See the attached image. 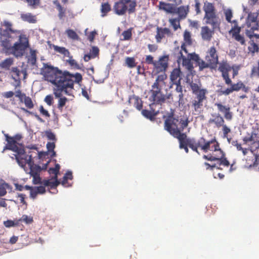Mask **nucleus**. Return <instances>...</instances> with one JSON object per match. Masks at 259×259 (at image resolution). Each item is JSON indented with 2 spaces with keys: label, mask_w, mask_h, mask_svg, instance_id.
<instances>
[{
  "label": "nucleus",
  "mask_w": 259,
  "mask_h": 259,
  "mask_svg": "<svg viewBox=\"0 0 259 259\" xmlns=\"http://www.w3.org/2000/svg\"><path fill=\"white\" fill-rule=\"evenodd\" d=\"M2 27L0 28V38L2 45L4 47L5 41L10 42V39L22 34L20 30L15 29L13 27V24L8 21H4L2 24Z\"/></svg>",
  "instance_id": "nucleus-6"
},
{
  "label": "nucleus",
  "mask_w": 259,
  "mask_h": 259,
  "mask_svg": "<svg viewBox=\"0 0 259 259\" xmlns=\"http://www.w3.org/2000/svg\"><path fill=\"white\" fill-rule=\"evenodd\" d=\"M24 103L26 106V107H27L29 109H32L33 108L34 105L31 99L28 96H26L24 98Z\"/></svg>",
  "instance_id": "nucleus-54"
},
{
  "label": "nucleus",
  "mask_w": 259,
  "mask_h": 259,
  "mask_svg": "<svg viewBox=\"0 0 259 259\" xmlns=\"http://www.w3.org/2000/svg\"><path fill=\"white\" fill-rule=\"evenodd\" d=\"M201 84L190 82V87L194 95L190 104L194 115H199L203 110L204 105L207 101L206 95L208 93L206 89H201Z\"/></svg>",
  "instance_id": "nucleus-2"
},
{
  "label": "nucleus",
  "mask_w": 259,
  "mask_h": 259,
  "mask_svg": "<svg viewBox=\"0 0 259 259\" xmlns=\"http://www.w3.org/2000/svg\"><path fill=\"white\" fill-rule=\"evenodd\" d=\"M30 57L28 59L29 62L32 64L34 65L36 62V52L35 50H30Z\"/></svg>",
  "instance_id": "nucleus-47"
},
{
  "label": "nucleus",
  "mask_w": 259,
  "mask_h": 259,
  "mask_svg": "<svg viewBox=\"0 0 259 259\" xmlns=\"http://www.w3.org/2000/svg\"><path fill=\"white\" fill-rule=\"evenodd\" d=\"M181 73L180 68H176L172 70L170 75V79L172 84L174 83H181Z\"/></svg>",
  "instance_id": "nucleus-23"
},
{
  "label": "nucleus",
  "mask_w": 259,
  "mask_h": 259,
  "mask_svg": "<svg viewBox=\"0 0 259 259\" xmlns=\"http://www.w3.org/2000/svg\"><path fill=\"white\" fill-rule=\"evenodd\" d=\"M214 106L218 111L224 114V118L227 120H231L233 118V113L231 111L229 105H224L222 103H215Z\"/></svg>",
  "instance_id": "nucleus-16"
},
{
  "label": "nucleus",
  "mask_w": 259,
  "mask_h": 259,
  "mask_svg": "<svg viewBox=\"0 0 259 259\" xmlns=\"http://www.w3.org/2000/svg\"><path fill=\"white\" fill-rule=\"evenodd\" d=\"M21 18L24 21L28 22L30 23H35L36 22V19L35 16L31 13L22 14Z\"/></svg>",
  "instance_id": "nucleus-33"
},
{
  "label": "nucleus",
  "mask_w": 259,
  "mask_h": 259,
  "mask_svg": "<svg viewBox=\"0 0 259 259\" xmlns=\"http://www.w3.org/2000/svg\"><path fill=\"white\" fill-rule=\"evenodd\" d=\"M205 13L204 20L206 24L210 25L213 29H219L221 20L218 16L214 5L206 2L203 7Z\"/></svg>",
  "instance_id": "nucleus-5"
},
{
  "label": "nucleus",
  "mask_w": 259,
  "mask_h": 259,
  "mask_svg": "<svg viewBox=\"0 0 259 259\" xmlns=\"http://www.w3.org/2000/svg\"><path fill=\"white\" fill-rule=\"evenodd\" d=\"M173 84H175L177 85L176 90L177 92L180 93L179 97V100H181V99H183V96H184L183 94L182 86L181 85V83H174V84H172V85H173Z\"/></svg>",
  "instance_id": "nucleus-57"
},
{
  "label": "nucleus",
  "mask_w": 259,
  "mask_h": 259,
  "mask_svg": "<svg viewBox=\"0 0 259 259\" xmlns=\"http://www.w3.org/2000/svg\"><path fill=\"white\" fill-rule=\"evenodd\" d=\"M136 6V0H120L114 3L113 10L116 15L121 16L125 14L127 11L128 14L134 13Z\"/></svg>",
  "instance_id": "nucleus-7"
},
{
  "label": "nucleus",
  "mask_w": 259,
  "mask_h": 259,
  "mask_svg": "<svg viewBox=\"0 0 259 259\" xmlns=\"http://www.w3.org/2000/svg\"><path fill=\"white\" fill-rule=\"evenodd\" d=\"M151 93L150 100L156 104L163 103L165 102L166 97L162 92L161 87L152 85V89L150 91Z\"/></svg>",
  "instance_id": "nucleus-11"
},
{
  "label": "nucleus",
  "mask_w": 259,
  "mask_h": 259,
  "mask_svg": "<svg viewBox=\"0 0 259 259\" xmlns=\"http://www.w3.org/2000/svg\"><path fill=\"white\" fill-rule=\"evenodd\" d=\"M232 67L227 61H223L219 64L218 70L221 72L222 77L226 84H231L232 80L229 76V72L231 70Z\"/></svg>",
  "instance_id": "nucleus-12"
},
{
  "label": "nucleus",
  "mask_w": 259,
  "mask_h": 259,
  "mask_svg": "<svg viewBox=\"0 0 259 259\" xmlns=\"http://www.w3.org/2000/svg\"><path fill=\"white\" fill-rule=\"evenodd\" d=\"M227 85H230V88H228L225 90H223L222 88L219 89L217 91L219 95H225L228 96L233 92H238L242 90L244 92H247L248 89L245 86L241 81H238L236 83H233L232 82L231 84H227Z\"/></svg>",
  "instance_id": "nucleus-9"
},
{
  "label": "nucleus",
  "mask_w": 259,
  "mask_h": 259,
  "mask_svg": "<svg viewBox=\"0 0 259 259\" xmlns=\"http://www.w3.org/2000/svg\"><path fill=\"white\" fill-rule=\"evenodd\" d=\"M209 143V147L208 149H207V152L209 151H212V152H215L219 153L220 151H221L222 149L220 147V144L218 141L217 140L215 137H213L210 140L207 141Z\"/></svg>",
  "instance_id": "nucleus-25"
},
{
  "label": "nucleus",
  "mask_w": 259,
  "mask_h": 259,
  "mask_svg": "<svg viewBox=\"0 0 259 259\" xmlns=\"http://www.w3.org/2000/svg\"><path fill=\"white\" fill-rule=\"evenodd\" d=\"M159 10L168 14H174L176 12V7L172 4L160 2L158 6Z\"/></svg>",
  "instance_id": "nucleus-20"
},
{
  "label": "nucleus",
  "mask_w": 259,
  "mask_h": 259,
  "mask_svg": "<svg viewBox=\"0 0 259 259\" xmlns=\"http://www.w3.org/2000/svg\"><path fill=\"white\" fill-rule=\"evenodd\" d=\"M254 30L251 29L250 28H248V29H246V35L250 38H251L254 36L256 38H258V35L257 34H255L254 33Z\"/></svg>",
  "instance_id": "nucleus-59"
},
{
  "label": "nucleus",
  "mask_w": 259,
  "mask_h": 259,
  "mask_svg": "<svg viewBox=\"0 0 259 259\" xmlns=\"http://www.w3.org/2000/svg\"><path fill=\"white\" fill-rule=\"evenodd\" d=\"M205 60L211 66V69H215L219 63V57L216 49L214 46L211 47L207 51Z\"/></svg>",
  "instance_id": "nucleus-14"
},
{
  "label": "nucleus",
  "mask_w": 259,
  "mask_h": 259,
  "mask_svg": "<svg viewBox=\"0 0 259 259\" xmlns=\"http://www.w3.org/2000/svg\"><path fill=\"white\" fill-rule=\"evenodd\" d=\"M45 102L49 106L52 105L53 103V98L52 95H47L45 98Z\"/></svg>",
  "instance_id": "nucleus-62"
},
{
  "label": "nucleus",
  "mask_w": 259,
  "mask_h": 259,
  "mask_svg": "<svg viewBox=\"0 0 259 259\" xmlns=\"http://www.w3.org/2000/svg\"><path fill=\"white\" fill-rule=\"evenodd\" d=\"M33 164H32L30 166V174L32 177L35 176V174L39 175V172L41 170V168L39 166H33Z\"/></svg>",
  "instance_id": "nucleus-44"
},
{
  "label": "nucleus",
  "mask_w": 259,
  "mask_h": 259,
  "mask_svg": "<svg viewBox=\"0 0 259 259\" xmlns=\"http://www.w3.org/2000/svg\"><path fill=\"white\" fill-rule=\"evenodd\" d=\"M55 142L53 141V142H48L47 144V148L49 152L52 153V157H54L56 156V152L54 151V149L55 148Z\"/></svg>",
  "instance_id": "nucleus-46"
},
{
  "label": "nucleus",
  "mask_w": 259,
  "mask_h": 259,
  "mask_svg": "<svg viewBox=\"0 0 259 259\" xmlns=\"http://www.w3.org/2000/svg\"><path fill=\"white\" fill-rule=\"evenodd\" d=\"M256 135L255 134H251V135L246 136L243 138V141L245 144L248 143H254L255 141Z\"/></svg>",
  "instance_id": "nucleus-45"
},
{
  "label": "nucleus",
  "mask_w": 259,
  "mask_h": 259,
  "mask_svg": "<svg viewBox=\"0 0 259 259\" xmlns=\"http://www.w3.org/2000/svg\"><path fill=\"white\" fill-rule=\"evenodd\" d=\"M101 17H104L107 15V14L111 11V7L108 2L103 3L101 6L100 9Z\"/></svg>",
  "instance_id": "nucleus-31"
},
{
  "label": "nucleus",
  "mask_w": 259,
  "mask_h": 259,
  "mask_svg": "<svg viewBox=\"0 0 259 259\" xmlns=\"http://www.w3.org/2000/svg\"><path fill=\"white\" fill-rule=\"evenodd\" d=\"M42 184L49 189H53L56 188L60 184V182L58 180L52 178L50 180H43Z\"/></svg>",
  "instance_id": "nucleus-29"
},
{
  "label": "nucleus",
  "mask_w": 259,
  "mask_h": 259,
  "mask_svg": "<svg viewBox=\"0 0 259 259\" xmlns=\"http://www.w3.org/2000/svg\"><path fill=\"white\" fill-rule=\"evenodd\" d=\"M45 135L48 140L56 142L57 139L55 134L51 131H47L45 132Z\"/></svg>",
  "instance_id": "nucleus-56"
},
{
  "label": "nucleus",
  "mask_w": 259,
  "mask_h": 259,
  "mask_svg": "<svg viewBox=\"0 0 259 259\" xmlns=\"http://www.w3.org/2000/svg\"><path fill=\"white\" fill-rule=\"evenodd\" d=\"M180 56L178 58V62L180 63L182 61L183 66H185L188 70H192L193 66L190 59L188 56L187 57H185L181 51L180 52Z\"/></svg>",
  "instance_id": "nucleus-26"
},
{
  "label": "nucleus",
  "mask_w": 259,
  "mask_h": 259,
  "mask_svg": "<svg viewBox=\"0 0 259 259\" xmlns=\"http://www.w3.org/2000/svg\"><path fill=\"white\" fill-rule=\"evenodd\" d=\"M217 29L213 27L210 28L208 26H203L201 28L200 35L202 39L204 41H210Z\"/></svg>",
  "instance_id": "nucleus-17"
},
{
  "label": "nucleus",
  "mask_w": 259,
  "mask_h": 259,
  "mask_svg": "<svg viewBox=\"0 0 259 259\" xmlns=\"http://www.w3.org/2000/svg\"><path fill=\"white\" fill-rule=\"evenodd\" d=\"M179 142V147L180 149H184L186 153L189 152V149L188 147L190 148V145L189 144V140H191V138H187V135L185 136H182L178 139Z\"/></svg>",
  "instance_id": "nucleus-24"
},
{
  "label": "nucleus",
  "mask_w": 259,
  "mask_h": 259,
  "mask_svg": "<svg viewBox=\"0 0 259 259\" xmlns=\"http://www.w3.org/2000/svg\"><path fill=\"white\" fill-rule=\"evenodd\" d=\"M128 102L130 105H133L137 110H142L143 107V102L142 100L138 96L135 95L130 96Z\"/></svg>",
  "instance_id": "nucleus-22"
},
{
  "label": "nucleus",
  "mask_w": 259,
  "mask_h": 259,
  "mask_svg": "<svg viewBox=\"0 0 259 259\" xmlns=\"http://www.w3.org/2000/svg\"><path fill=\"white\" fill-rule=\"evenodd\" d=\"M18 37V41L13 46H11L10 42L5 41L4 42V48L17 58L22 57L29 47V40L25 34H20Z\"/></svg>",
  "instance_id": "nucleus-4"
},
{
  "label": "nucleus",
  "mask_w": 259,
  "mask_h": 259,
  "mask_svg": "<svg viewBox=\"0 0 259 259\" xmlns=\"http://www.w3.org/2000/svg\"><path fill=\"white\" fill-rule=\"evenodd\" d=\"M53 48L56 52L63 55L64 57H66L68 58V59H67L66 61L70 66L74 67L77 69L79 68V65L77 62L73 59V57L70 55L69 51L65 47L53 45Z\"/></svg>",
  "instance_id": "nucleus-13"
},
{
  "label": "nucleus",
  "mask_w": 259,
  "mask_h": 259,
  "mask_svg": "<svg viewBox=\"0 0 259 259\" xmlns=\"http://www.w3.org/2000/svg\"><path fill=\"white\" fill-rule=\"evenodd\" d=\"M195 5L194 8L197 14H199L201 13L200 6L201 4L199 0H194Z\"/></svg>",
  "instance_id": "nucleus-60"
},
{
  "label": "nucleus",
  "mask_w": 259,
  "mask_h": 259,
  "mask_svg": "<svg viewBox=\"0 0 259 259\" xmlns=\"http://www.w3.org/2000/svg\"><path fill=\"white\" fill-rule=\"evenodd\" d=\"M14 63V59L12 58H8L0 63V67L6 70H9L10 67Z\"/></svg>",
  "instance_id": "nucleus-34"
},
{
  "label": "nucleus",
  "mask_w": 259,
  "mask_h": 259,
  "mask_svg": "<svg viewBox=\"0 0 259 259\" xmlns=\"http://www.w3.org/2000/svg\"><path fill=\"white\" fill-rule=\"evenodd\" d=\"M40 74L46 80L55 86L53 91L55 97L59 98L57 108L60 111L62 112L68 100L65 97H62V93L64 92L66 95H70L69 92L73 89L74 83H79L82 81V75L79 73L74 74L68 71H62L58 67L49 63L43 64Z\"/></svg>",
  "instance_id": "nucleus-1"
},
{
  "label": "nucleus",
  "mask_w": 259,
  "mask_h": 259,
  "mask_svg": "<svg viewBox=\"0 0 259 259\" xmlns=\"http://www.w3.org/2000/svg\"><path fill=\"white\" fill-rule=\"evenodd\" d=\"M122 35L123 37V38L122 39V40H130L132 37V28H130L127 30L124 31L122 33Z\"/></svg>",
  "instance_id": "nucleus-48"
},
{
  "label": "nucleus",
  "mask_w": 259,
  "mask_h": 259,
  "mask_svg": "<svg viewBox=\"0 0 259 259\" xmlns=\"http://www.w3.org/2000/svg\"><path fill=\"white\" fill-rule=\"evenodd\" d=\"M166 78L167 76L165 74V72H163L162 74L158 75L152 85L154 87H161L160 85V82H163Z\"/></svg>",
  "instance_id": "nucleus-38"
},
{
  "label": "nucleus",
  "mask_w": 259,
  "mask_h": 259,
  "mask_svg": "<svg viewBox=\"0 0 259 259\" xmlns=\"http://www.w3.org/2000/svg\"><path fill=\"white\" fill-rule=\"evenodd\" d=\"M189 140L190 148L194 152L199 154L198 149L200 148L204 152H207V149L209 147V143L204 137L200 138L197 141L194 138H191Z\"/></svg>",
  "instance_id": "nucleus-10"
},
{
  "label": "nucleus",
  "mask_w": 259,
  "mask_h": 259,
  "mask_svg": "<svg viewBox=\"0 0 259 259\" xmlns=\"http://www.w3.org/2000/svg\"><path fill=\"white\" fill-rule=\"evenodd\" d=\"M258 66L257 67H253L251 70V74L256 75L259 77V61L258 62Z\"/></svg>",
  "instance_id": "nucleus-64"
},
{
  "label": "nucleus",
  "mask_w": 259,
  "mask_h": 259,
  "mask_svg": "<svg viewBox=\"0 0 259 259\" xmlns=\"http://www.w3.org/2000/svg\"><path fill=\"white\" fill-rule=\"evenodd\" d=\"M257 156L251 153L250 156L246 158V164L248 167H256L259 164V159Z\"/></svg>",
  "instance_id": "nucleus-28"
},
{
  "label": "nucleus",
  "mask_w": 259,
  "mask_h": 259,
  "mask_svg": "<svg viewBox=\"0 0 259 259\" xmlns=\"http://www.w3.org/2000/svg\"><path fill=\"white\" fill-rule=\"evenodd\" d=\"M236 41L239 42L241 45L245 44V39L243 36L238 34L233 37Z\"/></svg>",
  "instance_id": "nucleus-61"
},
{
  "label": "nucleus",
  "mask_w": 259,
  "mask_h": 259,
  "mask_svg": "<svg viewBox=\"0 0 259 259\" xmlns=\"http://www.w3.org/2000/svg\"><path fill=\"white\" fill-rule=\"evenodd\" d=\"M168 55H163L159 57L158 61H155L154 69L156 73L165 72L168 66Z\"/></svg>",
  "instance_id": "nucleus-15"
},
{
  "label": "nucleus",
  "mask_w": 259,
  "mask_h": 259,
  "mask_svg": "<svg viewBox=\"0 0 259 259\" xmlns=\"http://www.w3.org/2000/svg\"><path fill=\"white\" fill-rule=\"evenodd\" d=\"M188 57L190 59V61L192 60L197 62V61L199 60L198 55L195 53H189L188 54Z\"/></svg>",
  "instance_id": "nucleus-63"
},
{
  "label": "nucleus",
  "mask_w": 259,
  "mask_h": 259,
  "mask_svg": "<svg viewBox=\"0 0 259 259\" xmlns=\"http://www.w3.org/2000/svg\"><path fill=\"white\" fill-rule=\"evenodd\" d=\"M189 12V6H181L178 8H176V12L175 13L178 14V18L179 19H185L188 13Z\"/></svg>",
  "instance_id": "nucleus-27"
},
{
  "label": "nucleus",
  "mask_w": 259,
  "mask_h": 259,
  "mask_svg": "<svg viewBox=\"0 0 259 259\" xmlns=\"http://www.w3.org/2000/svg\"><path fill=\"white\" fill-rule=\"evenodd\" d=\"M203 158L210 161H217L219 158H218V153H214L213 155H204Z\"/></svg>",
  "instance_id": "nucleus-53"
},
{
  "label": "nucleus",
  "mask_w": 259,
  "mask_h": 259,
  "mask_svg": "<svg viewBox=\"0 0 259 259\" xmlns=\"http://www.w3.org/2000/svg\"><path fill=\"white\" fill-rule=\"evenodd\" d=\"M189 122L188 118L185 119H181L179 121L172 114H170L164 120V128L174 138L178 139L182 136L186 135L182 132L188 126Z\"/></svg>",
  "instance_id": "nucleus-3"
},
{
  "label": "nucleus",
  "mask_w": 259,
  "mask_h": 259,
  "mask_svg": "<svg viewBox=\"0 0 259 259\" xmlns=\"http://www.w3.org/2000/svg\"><path fill=\"white\" fill-rule=\"evenodd\" d=\"M4 225L7 228L17 227L20 225L18 219H15L14 220H8L6 221H4Z\"/></svg>",
  "instance_id": "nucleus-40"
},
{
  "label": "nucleus",
  "mask_w": 259,
  "mask_h": 259,
  "mask_svg": "<svg viewBox=\"0 0 259 259\" xmlns=\"http://www.w3.org/2000/svg\"><path fill=\"white\" fill-rule=\"evenodd\" d=\"M66 32L68 37L74 40H77L78 39V35L73 30L69 29L66 31Z\"/></svg>",
  "instance_id": "nucleus-52"
},
{
  "label": "nucleus",
  "mask_w": 259,
  "mask_h": 259,
  "mask_svg": "<svg viewBox=\"0 0 259 259\" xmlns=\"http://www.w3.org/2000/svg\"><path fill=\"white\" fill-rule=\"evenodd\" d=\"M226 20L229 23H232L231 18L233 17L232 12L230 9H227L225 12Z\"/></svg>",
  "instance_id": "nucleus-58"
},
{
  "label": "nucleus",
  "mask_w": 259,
  "mask_h": 259,
  "mask_svg": "<svg viewBox=\"0 0 259 259\" xmlns=\"http://www.w3.org/2000/svg\"><path fill=\"white\" fill-rule=\"evenodd\" d=\"M125 63L126 65L130 68H133L136 66L137 63L135 62V59L133 57H127L125 59Z\"/></svg>",
  "instance_id": "nucleus-42"
},
{
  "label": "nucleus",
  "mask_w": 259,
  "mask_h": 259,
  "mask_svg": "<svg viewBox=\"0 0 259 259\" xmlns=\"http://www.w3.org/2000/svg\"><path fill=\"white\" fill-rule=\"evenodd\" d=\"M54 4L56 6L59 12L58 17L59 19H63L65 16L66 9L62 7L58 1H54Z\"/></svg>",
  "instance_id": "nucleus-35"
},
{
  "label": "nucleus",
  "mask_w": 259,
  "mask_h": 259,
  "mask_svg": "<svg viewBox=\"0 0 259 259\" xmlns=\"http://www.w3.org/2000/svg\"><path fill=\"white\" fill-rule=\"evenodd\" d=\"M73 179V176L71 171H67L63 178L62 181V184L64 186H66L68 180H72Z\"/></svg>",
  "instance_id": "nucleus-50"
},
{
  "label": "nucleus",
  "mask_w": 259,
  "mask_h": 259,
  "mask_svg": "<svg viewBox=\"0 0 259 259\" xmlns=\"http://www.w3.org/2000/svg\"><path fill=\"white\" fill-rule=\"evenodd\" d=\"M11 72L13 73L12 75V78L15 81H17V79H18V86L20 87V81L19 80V77L20 75V71L19 69L17 67H13Z\"/></svg>",
  "instance_id": "nucleus-36"
},
{
  "label": "nucleus",
  "mask_w": 259,
  "mask_h": 259,
  "mask_svg": "<svg viewBox=\"0 0 259 259\" xmlns=\"http://www.w3.org/2000/svg\"><path fill=\"white\" fill-rule=\"evenodd\" d=\"M180 21V19L179 18H171L169 19V22L173 27L175 31H176L178 28H181Z\"/></svg>",
  "instance_id": "nucleus-41"
},
{
  "label": "nucleus",
  "mask_w": 259,
  "mask_h": 259,
  "mask_svg": "<svg viewBox=\"0 0 259 259\" xmlns=\"http://www.w3.org/2000/svg\"><path fill=\"white\" fill-rule=\"evenodd\" d=\"M165 34L167 35H171L172 34L169 28L157 27L156 28V34L155 35L156 42L158 43L160 42L162 39L164 37Z\"/></svg>",
  "instance_id": "nucleus-21"
},
{
  "label": "nucleus",
  "mask_w": 259,
  "mask_h": 259,
  "mask_svg": "<svg viewBox=\"0 0 259 259\" xmlns=\"http://www.w3.org/2000/svg\"><path fill=\"white\" fill-rule=\"evenodd\" d=\"M18 221L19 225L20 224L21 222H24L27 225H29L33 222V218L31 216H28L27 215L24 214L20 219H18Z\"/></svg>",
  "instance_id": "nucleus-39"
},
{
  "label": "nucleus",
  "mask_w": 259,
  "mask_h": 259,
  "mask_svg": "<svg viewBox=\"0 0 259 259\" xmlns=\"http://www.w3.org/2000/svg\"><path fill=\"white\" fill-rule=\"evenodd\" d=\"M232 23H234V25L229 31V33L232 34V37H234L236 35L240 33L241 28L240 27L238 26L237 22L236 20H233L232 21Z\"/></svg>",
  "instance_id": "nucleus-37"
},
{
  "label": "nucleus",
  "mask_w": 259,
  "mask_h": 259,
  "mask_svg": "<svg viewBox=\"0 0 259 259\" xmlns=\"http://www.w3.org/2000/svg\"><path fill=\"white\" fill-rule=\"evenodd\" d=\"M142 114L146 118L153 121L155 119L156 116L158 114V111H155L154 110H148L144 109L142 110Z\"/></svg>",
  "instance_id": "nucleus-30"
},
{
  "label": "nucleus",
  "mask_w": 259,
  "mask_h": 259,
  "mask_svg": "<svg viewBox=\"0 0 259 259\" xmlns=\"http://www.w3.org/2000/svg\"><path fill=\"white\" fill-rule=\"evenodd\" d=\"M10 188V186L8 183H2L0 185V197L5 196L7 194V189Z\"/></svg>",
  "instance_id": "nucleus-43"
},
{
  "label": "nucleus",
  "mask_w": 259,
  "mask_h": 259,
  "mask_svg": "<svg viewBox=\"0 0 259 259\" xmlns=\"http://www.w3.org/2000/svg\"><path fill=\"white\" fill-rule=\"evenodd\" d=\"M15 154V158L18 164L22 167H24L26 164L29 166L33 164L32 155H27L25 152V150L23 147H20Z\"/></svg>",
  "instance_id": "nucleus-8"
},
{
  "label": "nucleus",
  "mask_w": 259,
  "mask_h": 259,
  "mask_svg": "<svg viewBox=\"0 0 259 259\" xmlns=\"http://www.w3.org/2000/svg\"><path fill=\"white\" fill-rule=\"evenodd\" d=\"M211 116L212 118L208 120V123L214 124V127L218 128H220L225 122L224 118L219 113L212 114Z\"/></svg>",
  "instance_id": "nucleus-19"
},
{
  "label": "nucleus",
  "mask_w": 259,
  "mask_h": 259,
  "mask_svg": "<svg viewBox=\"0 0 259 259\" xmlns=\"http://www.w3.org/2000/svg\"><path fill=\"white\" fill-rule=\"evenodd\" d=\"M90 54L92 56L93 58L98 57L99 55V49L96 46H93L90 51Z\"/></svg>",
  "instance_id": "nucleus-55"
},
{
  "label": "nucleus",
  "mask_w": 259,
  "mask_h": 259,
  "mask_svg": "<svg viewBox=\"0 0 259 259\" xmlns=\"http://www.w3.org/2000/svg\"><path fill=\"white\" fill-rule=\"evenodd\" d=\"M6 141H7V145L4 148L3 152L5 150L8 149L12 150L14 152L17 151L18 149L22 147V146H18V143L14 137H10L8 135H5Z\"/></svg>",
  "instance_id": "nucleus-18"
},
{
  "label": "nucleus",
  "mask_w": 259,
  "mask_h": 259,
  "mask_svg": "<svg viewBox=\"0 0 259 259\" xmlns=\"http://www.w3.org/2000/svg\"><path fill=\"white\" fill-rule=\"evenodd\" d=\"M184 39L185 43L191 45L192 44V39L191 33L189 31L185 30L184 33Z\"/></svg>",
  "instance_id": "nucleus-49"
},
{
  "label": "nucleus",
  "mask_w": 259,
  "mask_h": 259,
  "mask_svg": "<svg viewBox=\"0 0 259 259\" xmlns=\"http://www.w3.org/2000/svg\"><path fill=\"white\" fill-rule=\"evenodd\" d=\"M225 154L223 151L222 150L220 151L219 153H218V158H219L217 161H219L220 165H223L225 166H229L230 165V162L225 157Z\"/></svg>",
  "instance_id": "nucleus-32"
},
{
  "label": "nucleus",
  "mask_w": 259,
  "mask_h": 259,
  "mask_svg": "<svg viewBox=\"0 0 259 259\" xmlns=\"http://www.w3.org/2000/svg\"><path fill=\"white\" fill-rule=\"evenodd\" d=\"M197 63L198 64L200 70H202L206 68H211V66L209 65V63L208 62H207L206 61H204L199 59V60L197 61Z\"/></svg>",
  "instance_id": "nucleus-51"
}]
</instances>
